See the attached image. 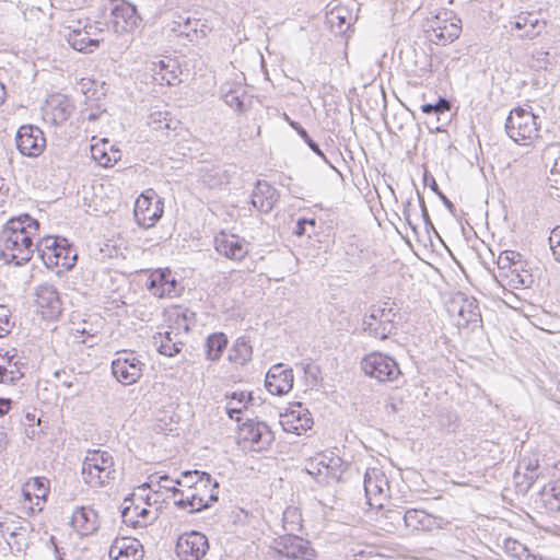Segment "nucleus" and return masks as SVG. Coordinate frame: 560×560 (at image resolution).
Segmentation results:
<instances>
[{
	"instance_id": "obj_1",
	"label": "nucleus",
	"mask_w": 560,
	"mask_h": 560,
	"mask_svg": "<svg viewBox=\"0 0 560 560\" xmlns=\"http://www.w3.org/2000/svg\"><path fill=\"white\" fill-rule=\"evenodd\" d=\"M38 231L39 222L27 213L11 218L0 235V259L16 266L27 262L36 250Z\"/></svg>"
},
{
	"instance_id": "obj_2",
	"label": "nucleus",
	"mask_w": 560,
	"mask_h": 560,
	"mask_svg": "<svg viewBox=\"0 0 560 560\" xmlns=\"http://www.w3.org/2000/svg\"><path fill=\"white\" fill-rule=\"evenodd\" d=\"M541 119L532 108L516 107L512 109L505 120V131L516 143L532 144L540 137Z\"/></svg>"
},
{
	"instance_id": "obj_3",
	"label": "nucleus",
	"mask_w": 560,
	"mask_h": 560,
	"mask_svg": "<svg viewBox=\"0 0 560 560\" xmlns=\"http://www.w3.org/2000/svg\"><path fill=\"white\" fill-rule=\"evenodd\" d=\"M82 478L92 488H102L116 478L115 463L107 451H89L82 463Z\"/></svg>"
},
{
	"instance_id": "obj_4",
	"label": "nucleus",
	"mask_w": 560,
	"mask_h": 560,
	"mask_svg": "<svg viewBox=\"0 0 560 560\" xmlns=\"http://www.w3.org/2000/svg\"><path fill=\"white\" fill-rule=\"evenodd\" d=\"M36 250L46 267H60L68 271L77 262L78 254L75 248L66 238L45 236L38 238Z\"/></svg>"
},
{
	"instance_id": "obj_5",
	"label": "nucleus",
	"mask_w": 560,
	"mask_h": 560,
	"mask_svg": "<svg viewBox=\"0 0 560 560\" xmlns=\"http://www.w3.org/2000/svg\"><path fill=\"white\" fill-rule=\"evenodd\" d=\"M218 489L219 483L207 474L194 490H179L180 497L175 500V504L178 508H188L190 513L199 512L218 501Z\"/></svg>"
},
{
	"instance_id": "obj_6",
	"label": "nucleus",
	"mask_w": 560,
	"mask_h": 560,
	"mask_svg": "<svg viewBox=\"0 0 560 560\" xmlns=\"http://www.w3.org/2000/svg\"><path fill=\"white\" fill-rule=\"evenodd\" d=\"M389 300L381 305H373L363 319V329L372 337L384 340L396 330L397 310Z\"/></svg>"
},
{
	"instance_id": "obj_7",
	"label": "nucleus",
	"mask_w": 560,
	"mask_h": 560,
	"mask_svg": "<svg viewBox=\"0 0 560 560\" xmlns=\"http://www.w3.org/2000/svg\"><path fill=\"white\" fill-rule=\"evenodd\" d=\"M361 369L366 376L381 383L394 382L401 374L395 359L382 352H372L365 355L361 361Z\"/></svg>"
},
{
	"instance_id": "obj_8",
	"label": "nucleus",
	"mask_w": 560,
	"mask_h": 560,
	"mask_svg": "<svg viewBox=\"0 0 560 560\" xmlns=\"http://www.w3.org/2000/svg\"><path fill=\"white\" fill-rule=\"evenodd\" d=\"M240 438L243 448L250 452L268 450L275 441V434L267 423L252 419L244 422L240 428Z\"/></svg>"
},
{
	"instance_id": "obj_9",
	"label": "nucleus",
	"mask_w": 560,
	"mask_h": 560,
	"mask_svg": "<svg viewBox=\"0 0 560 560\" xmlns=\"http://www.w3.org/2000/svg\"><path fill=\"white\" fill-rule=\"evenodd\" d=\"M145 364L133 351H120L112 362L113 376L124 385L137 383L142 376Z\"/></svg>"
},
{
	"instance_id": "obj_10",
	"label": "nucleus",
	"mask_w": 560,
	"mask_h": 560,
	"mask_svg": "<svg viewBox=\"0 0 560 560\" xmlns=\"http://www.w3.org/2000/svg\"><path fill=\"white\" fill-rule=\"evenodd\" d=\"M154 195L150 189L141 194L135 203L136 222L144 229L152 228L163 214V201Z\"/></svg>"
},
{
	"instance_id": "obj_11",
	"label": "nucleus",
	"mask_w": 560,
	"mask_h": 560,
	"mask_svg": "<svg viewBox=\"0 0 560 560\" xmlns=\"http://www.w3.org/2000/svg\"><path fill=\"white\" fill-rule=\"evenodd\" d=\"M101 22L86 23L84 26L71 30L67 35L69 45L81 52H91L103 40V27Z\"/></svg>"
},
{
	"instance_id": "obj_12",
	"label": "nucleus",
	"mask_w": 560,
	"mask_h": 560,
	"mask_svg": "<svg viewBox=\"0 0 560 560\" xmlns=\"http://www.w3.org/2000/svg\"><path fill=\"white\" fill-rule=\"evenodd\" d=\"M451 316L456 318L458 327L478 326L481 323V314L476 299L462 293L455 295L447 308Z\"/></svg>"
},
{
	"instance_id": "obj_13",
	"label": "nucleus",
	"mask_w": 560,
	"mask_h": 560,
	"mask_svg": "<svg viewBox=\"0 0 560 560\" xmlns=\"http://www.w3.org/2000/svg\"><path fill=\"white\" fill-rule=\"evenodd\" d=\"M394 513L402 520L405 527L412 532H432L434 529H443L450 524L447 520L429 514L424 510L420 509H408L404 512L394 511Z\"/></svg>"
},
{
	"instance_id": "obj_14",
	"label": "nucleus",
	"mask_w": 560,
	"mask_h": 560,
	"mask_svg": "<svg viewBox=\"0 0 560 560\" xmlns=\"http://www.w3.org/2000/svg\"><path fill=\"white\" fill-rule=\"evenodd\" d=\"M35 305L43 318L57 319L61 314L62 302L57 288L48 282L38 284L34 291Z\"/></svg>"
},
{
	"instance_id": "obj_15",
	"label": "nucleus",
	"mask_w": 560,
	"mask_h": 560,
	"mask_svg": "<svg viewBox=\"0 0 560 560\" xmlns=\"http://www.w3.org/2000/svg\"><path fill=\"white\" fill-rule=\"evenodd\" d=\"M110 23L115 33L122 34L131 32L140 20L136 7L125 0H110L108 3Z\"/></svg>"
},
{
	"instance_id": "obj_16",
	"label": "nucleus",
	"mask_w": 560,
	"mask_h": 560,
	"mask_svg": "<svg viewBox=\"0 0 560 560\" xmlns=\"http://www.w3.org/2000/svg\"><path fill=\"white\" fill-rule=\"evenodd\" d=\"M208 549V538L195 530L184 533L176 542V555L180 560H201Z\"/></svg>"
},
{
	"instance_id": "obj_17",
	"label": "nucleus",
	"mask_w": 560,
	"mask_h": 560,
	"mask_svg": "<svg viewBox=\"0 0 560 560\" xmlns=\"http://www.w3.org/2000/svg\"><path fill=\"white\" fill-rule=\"evenodd\" d=\"M341 466L340 457L322 454L310 460L306 470L316 476L319 482L339 481L343 472Z\"/></svg>"
},
{
	"instance_id": "obj_18",
	"label": "nucleus",
	"mask_w": 560,
	"mask_h": 560,
	"mask_svg": "<svg viewBox=\"0 0 560 560\" xmlns=\"http://www.w3.org/2000/svg\"><path fill=\"white\" fill-rule=\"evenodd\" d=\"M364 491L371 506L381 508L388 498L389 483L386 475L378 468H370L364 475Z\"/></svg>"
},
{
	"instance_id": "obj_19",
	"label": "nucleus",
	"mask_w": 560,
	"mask_h": 560,
	"mask_svg": "<svg viewBox=\"0 0 560 560\" xmlns=\"http://www.w3.org/2000/svg\"><path fill=\"white\" fill-rule=\"evenodd\" d=\"M16 148L26 156H38L46 144L44 132L36 126L24 125L16 131Z\"/></svg>"
},
{
	"instance_id": "obj_20",
	"label": "nucleus",
	"mask_w": 560,
	"mask_h": 560,
	"mask_svg": "<svg viewBox=\"0 0 560 560\" xmlns=\"http://www.w3.org/2000/svg\"><path fill=\"white\" fill-rule=\"evenodd\" d=\"M218 254L234 261H242L249 253L248 243L235 234L220 232L214 237Z\"/></svg>"
},
{
	"instance_id": "obj_21",
	"label": "nucleus",
	"mask_w": 560,
	"mask_h": 560,
	"mask_svg": "<svg viewBox=\"0 0 560 560\" xmlns=\"http://www.w3.org/2000/svg\"><path fill=\"white\" fill-rule=\"evenodd\" d=\"M72 110L73 106L66 95L52 94L42 107V115L45 122L51 126H59L68 120Z\"/></svg>"
},
{
	"instance_id": "obj_22",
	"label": "nucleus",
	"mask_w": 560,
	"mask_h": 560,
	"mask_svg": "<svg viewBox=\"0 0 560 560\" xmlns=\"http://www.w3.org/2000/svg\"><path fill=\"white\" fill-rule=\"evenodd\" d=\"M539 468V460L536 455L520 458L514 472L515 486L518 492L526 493L530 489L540 475Z\"/></svg>"
},
{
	"instance_id": "obj_23",
	"label": "nucleus",
	"mask_w": 560,
	"mask_h": 560,
	"mask_svg": "<svg viewBox=\"0 0 560 560\" xmlns=\"http://www.w3.org/2000/svg\"><path fill=\"white\" fill-rule=\"evenodd\" d=\"M265 386L276 396L289 393L293 387V371L285 369L282 363L272 365L266 374Z\"/></svg>"
},
{
	"instance_id": "obj_24",
	"label": "nucleus",
	"mask_w": 560,
	"mask_h": 560,
	"mask_svg": "<svg viewBox=\"0 0 560 560\" xmlns=\"http://www.w3.org/2000/svg\"><path fill=\"white\" fill-rule=\"evenodd\" d=\"M280 424L287 432L301 435L313 425L311 412L301 402L294 405L284 415H281Z\"/></svg>"
},
{
	"instance_id": "obj_25",
	"label": "nucleus",
	"mask_w": 560,
	"mask_h": 560,
	"mask_svg": "<svg viewBox=\"0 0 560 560\" xmlns=\"http://www.w3.org/2000/svg\"><path fill=\"white\" fill-rule=\"evenodd\" d=\"M171 31L194 42L206 37L210 28L201 20L178 14L171 23Z\"/></svg>"
},
{
	"instance_id": "obj_26",
	"label": "nucleus",
	"mask_w": 560,
	"mask_h": 560,
	"mask_svg": "<svg viewBox=\"0 0 560 560\" xmlns=\"http://www.w3.org/2000/svg\"><path fill=\"white\" fill-rule=\"evenodd\" d=\"M277 551L288 559H311L314 550L310 548L307 540L294 535L280 537L277 542Z\"/></svg>"
},
{
	"instance_id": "obj_27",
	"label": "nucleus",
	"mask_w": 560,
	"mask_h": 560,
	"mask_svg": "<svg viewBox=\"0 0 560 560\" xmlns=\"http://www.w3.org/2000/svg\"><path fill=\"white\" fill-rule=\"evenodd\" d=\"M135 495L136 494H132L131 498H126L124 500L121 510L122 522L132 527H145L156 520L158 514L147 508L136 505L133 502Z\"/></svg>"
},
{
	"instance_id": "obj_28",
	"label": "nucleus",
	"mask_w": 560,
	"mask_h": 560,
	"mask_svg": "<svg viewBox=\"0 0 560 560\" xmlns=\"http://www.w3.org/2000/svg\"><path fill=\"white\" fill-rule=\"evenodd\" d=\"M72 527L83 536L93 534L100 527L97 512L90 506L77 508L71 516Z\"/></svg>"
},
{
	"instance_id": "obj_29",
	"label": "nucleus",
	"mask_w": 560,
	"mask_h": 560,
	"mask_svg": "<svg viewBox=\"0 0 560 560\" xmlns=\"http://www.w3.org/2000/svg\"><path fill=\"white\" fill-rule=\"evenodd\" d=\"M279 199L277 189L265 180H258L252 192V205L264 213H269Z\"/></svg>"
},
{
	"instance_id": "obj_30",
	"label": "nucleus",
	"mask_w": 560,
	"mask_h": 560,
	"mask_svg": "<svg viewBox=\"0 0 560 560\" xmlns=\"http://www.w3.org/2000/svg\"><path fill=\"white\" fill-rule=\"evenodd\" d=\"M515 30L521 31L518 34L522 38H534L538 36L545 28V21L540 20L537 13L534 12H521L514 16V21L511 22Z\"/></svg>"
},
{
	"instance_id": "obj_31",
	"label": "nucleus",
	"mask_w": 560,
	"mask_h": 560,
	"mask_svg": "<svg viewBox=\"0 0 560 560\" xmlns=\"http://www.w3.org/2000/svg\"><path fill=\"white\" fill-rule=\"evenodd\" d=\"M450 13L451 12L445 11L435 16V22L433 25V35L438 44L445 45L446 43H452L459 36L460 20H455L451 23H447L446 16Z\"/></svg>"
},
{
	"instance_id": "obj_32",
	"label": "nucleus",
	"mask_w": 560,
	"mask_h": 560,
	"mask_svg": "<svg viewBox=\"0 0 560 560\" xmlns=\"http://www.w3.org/2000/svg\"><path fill=\"white\" fill-rule=\"evenodd\" d=\"M138 540L129 538L116 539L109 548L112 560H141L142 551L139 549Z\"/></svg>"
},
{
	"instance_id": "obj_33",
	"label": "nucleus",
	"mask_w": 560,
	"mask_h": 560,
	"mask_svg": "<svg viewBox=\"0 0 560 560\" xmlns=\"http://www.w3.org/2000/svg\"><path fill=\"white\" fill-rule=\"evenodd\" d=\"M177 332L171 328L164 334L154 336V343L158 346V351L166 357H174L179 353L183 347V342L177 339Z\"/></svg>"
},
{
	"instance_id": "obj_34",
	"label": "nucleus",
	"mask_w": 560,
	"mask_h": 560,
	"mask_svg": "<svg viewBox=\"0 0 560 560\" xmlns=\"http://www.w3.org/2000/svg\"><path fill=\"white\" fill-rule=\"evenodd\" d=\"M539 501L548 512L560 511V480L550 481L539 492Z\"/></svg>"
},
{
	"instance_id": "obj_35",
	"label": "nucleus",
	"mask_w": 560,
	"mask_h": 560,
	"mask_svg": "<svg viewBox=\"0 0 560 560\" xmlns=\"http://www.w3.org/2000/svg\"><path fill=\"white\" fill-rule=\"evenodd\" d=\"M30 524L27 521L14 515L10 514L0 520V534L9 538L16 537L23 535V532H28Z\"/></svg>"
},
{
	"instance_id": "obj_36",
	"label": "nucleus",
	"mask_w": 560,
	"mask_h": 560,
	"mask_svg": "<svg viewBox=\"0 0 560 560\" xmlns=\"http://www.w3.org/2000/svg\"><path fill=\"white\" fill-rule=\"evenodd\" d=\"M253 349L245 338H237L229 351V361L245 365L252 360Z\"/></svg>"
},
{
	"instance_id": "obj_37",
	"label": "nucleus",
	"mask_w": 560,
	"mask_h": 560,
	"mask_svg": "<svg viewBox=\"0 0 560 560\" xmlns=\"http://www.w3.org/2000/svg\"><path fill=\"white\" fill-rule=\"evenodd\" d=\"M229 399L226 404V412L231 419L238 420L237 415H240L244 409L247 408V405L252 401L250 393L245 392H234L231 396H226Z\"/></svg>"
},
{
	"instance_id": "obj_38",
	"label": "nucleus",
	"mask_w": 560,
	"mask_h": 560,
	"mask_svg": "<svg viewBox=\"0 0 560 560\" xmlns=\"http://www.w3.org/2000/svg\"><path fill=\"white\" fill-rule=\"evenodd\" d=\"M152 71L154 72V79L164 81L167 85H172L177 79L175 72V61L172 59L159 60L152 63Z\"/></svg>"
},
{
	"instance_id": "obj_39",
	"label": "nucleus",
	"mask_w": 560,
	"mask_h": 560,
	"mask_svg": "<svg viewBox=\"0 0 560 560\" xmlns=\"http://www.w3.org/2000/svg\"><path fill=\"white\" fill-rule=\"evenodd\" d=\"M226 345L228 338L223 332H214L210 335L206 341L207 359L211 361L219 360Z\"/></svg>"
},
{
	"instance_id": "obj_40",
	"label": "nucleus",
	"mask_w": 560,
	"mask_h": 560,
	"mask_svg": "<svg viewBox=\"0 0 560 560\" xmlns=\"http://www.w3.org/2000/svg\"><path fill=\"white\" fill-rule=\"evenodd\" d=\"M497 264L501 270V276L512 270L513 272L517 271V267H522V255L514 250H504L499 255Z\"/></svg>"
},
{
	"instance_id": "obj_41",
	"label": "nucleus",
	"mask_w": 560,
	"mask_h": 560,
	"mask_svg": "<svg viewBox=\"0 0 560 560\" xmlns=\"http://www.w3.org/2000/svg\"><path fill=\"white\" fill-rule=\"evenodd\" d=\"M171 483H175V480L171 479L167 475H152L150 476V481L143 483L141 487H139V489L145 490L147 488H149L154 492H158L160 489H165L172 491L174 497L180 495V491H178L179 489H177L175 486H172Z\"/></svg>"
},
{
	"instance_id": "obj_42",
	"label": "nucleus",
	"mask_w": 560,
	"mask_h": 560,
	"mask_svg": "<svg viewBox=\"0 0 560 560\" xmlns=\"http://www.w3.org/2000/svg\"><path fill=\"white\" fill-rule=\"evenodd\" d=\"M205 476H207L205 471L186 470L175 480V485L179 486L178 489L194 490L197 483H199V480L203 479Z\"/></svg>"
},
{
	"instance_id": "obj_43",
	"label": "nucleus",
	"mask_w": 560,
	"mask_h": 560,
	"mask_svg": "<svg viewBox=\"0 0 560 560\" xmlns=\"http://www.w3.org/2000/svg\"><path fill=\"white\" fill-rule=\"evenodd\" d=\"M284 119L299 133V136L315 154L320 156L324 161H327L319 145L308 136L307 131L299 122L292 120L287 114H284Z\"/></svg>"
},
{
	"instance_id": "obj_44",
	"label": "nucleus",
	"mask_w": 560,
	"mask_h": 560,
	"mask_svg": "<svg viewBox=\"0 0 560 560\" xmlns=\"http://www.w3.org/2000/svg\"><path fill=\"white\" fill-rule=\"evenodd\" d=\"M171 276L170 269H158L151 272L149 276L147 288L148 290L155 295V291H160L164 288V283H166L168 277Z\"/></svg>"
},
{
	"instance_id": "obj_45",
	"label": "nucleus",
	"mask_w": 560,
	"mask_h": 560,
	"mask_svg": "<svg viewBox=\"0 0 560 560\" xmlns=\"http://www.w3.org/2000/svg\"><path fill=\"white\" fill-rule=\"evenodd\" d=\"M48 492V488L45 485V479L43 478H34L28 481L23 489V493L26 499H31L32 495L36 498H45Z\"/></svg>"
},
{
	"instance_id": "obj_46",
	"label": "nucleus",
	"mask_w": 560,
	"mask_h": 560,
	"mask_svg": "<svg viewBox=\"0 0 560 560\" xmlns=\"http://www.w3.org/2000/svg\"><path fill=\"white\" fill-rule=\"evenodd\" d=\"M167 112L153 110L148 117V125L154 130L171 129V119Z\"/></svg>"
},
{
	"instance_id": "obj_47",
	"label": "nucleus",
	"mask_w": 560,
	"mask_h": 560,
	"mask_svg": "<svg viewBox=\"0 0 560 560\" xmlns=\"http://www.w3.org/2000/svg\"><path fill=\"white\" fill-rule=\"evenodd\" d=\"M343 9L336 8L330 11L327 19L332 27H337V32L342 33L350 26V21L342 14Z\"/></svg>"
},
{
	"instance_id": "obj_48",
	"label": "nucleus",
	"mask_w": 560,
	"mask_h": 560,
	"mask_svg": "<svg viewBox=\"0 0 560 560\" xmlns=\"http://www.w3.org/2000/svg\"><path fill=\"white\" fill-rule=\"evenodd\" d=\"M521 268L522 267H517V271L514 272L512 270L509 273H503V276L510 278L509 284L514 285L515 288H518L520 285L526 288L532 283V275L526 271L522 273Z\"/></svg>"
},
{
	"instance_id": "obj_49",
	"label": "nucleus",
	"mask_w": 560,
	"mask_h": 560,
	"mask_svg": "<svg viewBox=\"0 0 560 560\" xmlns=\"http://www.w3.org/2000/svg\"><path fill=\"white\" fill-rule=\"evenodd\" d=\"M13 368L14 369H10L5 364L0 363V383L13 384L23 376V373L20 372L16 362Z\"/></svg>"
},
{
	"instance_id": "obj_50",
	"label": "nucleus",
	"mask_w": 560,
	"mask_h": 560,
	"mask_svg": "<svg viewBox=\"0 0 560 560\" xmlns=\"http://www.w3.org/2000/svg\"><path fill=\"white\" fill-rule=\"evenodd\" d=\"M178 283L172 275L168 277L166 283H164V288L160 291H155V296L158 298H173L179 294Z\"/></svg>"
},
{
	"instance_id": "obj_51",
	"label": "nucleus",
	"mask_w": 560,
	"mask_h": 560,
	"mask_svg": "<svg viewBox=\"0 0 560 560\" xmlns=\"http://www.w3.org/2000/svg\"><path fill=\"white\" fill-rule=\"evenodd\" d=\"M27 533L28 532H23V535H21V536H16V537L7 539V544L10 548L11 552L20 553V552H23L27 548V546H28Z\"/></svg>"
},
{
	"instance_id": "obj_52",
	"label": "nucleus",
	"mask_w": 560,
	"mask_h": 560,
	"mask_svg": "<svg viewBox=\"0 0 560 560\" xmlns=\"http://www.w3.org/2000/svg\"><path fill=\"white\" fill-rule=\"evenodd\" d=\"M13 324L11 322V312L8 306L0 305V337L11 331Z\"/></svg>"
},
{
	"instance_id": "obj_53",
	"label": "nucleus",
	"mask_w": 560,
	"mask_h": 560,
	"mask_svg": "<svg viewBox=\"0 0 560 560\" xmlns=\"http://www.w3.org/2000/svg\"><path fill=\"white\" fill-rule=\"evenodd\" d=\"M222 91H223V100L228 106H230L231 108H234L236 110L243 109V101L241 100V96L236 90L230 89L228 91H224V89H222Z\"/></svg>"
},
{
	"instance_id": "obj_54",
	"label": "nucleus",
	"mask_w": 560,
	"mask_h": 560,
	"mask_svg": "<svg viewBox=\"0 0 560 560\" xmlns=\"http://www.w3.org/2000/svg\"><path fill=\"white\" fill-rule=\"evenodd\" d=\"M549 245L557 261H560V226L555 228L549 236Z\"/></svg>"
},
{
	"instance_id": "obj_55",
	"label": "nucleus",
	"mask_w": 560,
	"mask_h": 560,
	"mask_svg": "<svg viewBox=\"0 0 560 560\" xmlns=\"http://www.w3.org/2000/svg\"><path fill=\"white\" fill-rule=\"evenodd\" d=\"M504 548L508 552H510L514 557H521V555L525 551H527L526 546L521 544L520 541L508 538L504 540Z\"/></svg>"
},
{
	"instance_id": "obj_56",
	"label": "nucleus",
	"mask_w": 560,
	"mask_h": 560,
	"mask_svg": "<svg viewBox=\"0 0 560 560\" xmlns=\"http://www.w3.org/2000/svg\"><path fill=\"white\" fill-rule=\"evenodd\" d=\"M92 156L102 166L108 167L112 165L113 159L98 148L92 147ZM114 162H116V159H114Z\"/></svg>"
},
{
	"instance_id": "obj_57",
	"label": "nucleus",
	"mask_w": 560,
	"mask_h": 560,
	"mask_svg": "<svg viewBox=\"0 0 560 560\" xmlns=\"http://www.w3.org/2000/svg\"><path fill=\"white\" fill-rule=\"evenodd\" d=\"M315 219H304L301 218L296 221L295 229L293 233L298 236H303L307 234L306 225H310L312 229L315 228Z\"/></svg>"
},
{
	"instance_id": "obj_58",
	"label": "nucleus",
	"mask_w": 560,
	"mask_h": 560,
	"mask_svg": "<svg viewBox=\"0 0 560 560\" xmlns=\"http://www.w3.org/2000/svg\"><path fill=\"white\" fill-rule=\"evenodd\" d=\"M433 114H444L451 109V102L444 97H440L438 102L432 104Z\"/></svg>"
},
{
	"instance_id": "obj_59",
	"label": "nucleus",
	"mask_w": 560,
	"mask_h": 560,
	"mask_svg": "<svg viewBox=\"0 0 560 560\" xmlns=\"http://www.w3.org/2000/svg\"><path fill=\"white\" fill-rule=\"evenodd\" d=\"M9 185L3 177H0V207L4 205L9 196Z\"/></svg>"
},
{
	"instance_id": "obj_60",
	"label": "nucleus",
	"mask_w": 560,
	"mask_h": 560,
	"mask_svg": "<svg viewBox=\"0 0 560 560\" xmlns=\"http://www.w3.org/2000/svg\"><path fill=\"white\" fill-rule=\"evenodd\" d=\"M318 368L313 364H305L304 365V373L305 375L312 380L313 383H317V375H318Z\"/></svg>"
},
{
	"instance_id": "obj_61",
	"label": "nucleus",
	"mask_w": 560,
	"mask_h": 560,
	"mask_svg": "<svg viewBox=\"0 0 560 560\" xmlns=\"http://www.w3.org/2000/svg\"><path fill=\"white\" fill-rule=\"evenodd\" d=\"M411 206H412L411 200H407L405 206H404L402 215H404L405 221L412 229V231L417 232V226L411 222V219H410V207Z\"/></svg>"
},
{
	"instance_id": "obj_62",
	"label": "nucleus",
	"mask_w": 560,
	"mask_h": 560,
	"mask_svg": "<svg viewBox=\"0 0 560 560\" xmlns=\"http://www.w3.org/2000/svg\"><path fill=\"white\" fill-rule=\"evenodd\" d=\"M15 358V353L14 354H11L10 351H5L4 354H1L0 353V363L4 364L7 363V366L10 368V369H14L13 365L14 363H12V360Z\"/></svg>"
},
{
	"instance_id": "obj_63",
	"label": "nucleus",
	"mask_w": 560,
	"mask_h": 560,
	"mask_svg": "<svg viewBox=\"0 0 560 560\" xmlns=\"http://www.w3.org/2000/svg\"><path fill=\"white\" fill-rule=\"evenodd\" d=\"M12 400L9 398H0V417L4 416L11 409Z\"/></svg>"
},
{
	"instance_id": "obj_64",
	"label": "nucleus",
	"mask_w": 560,
	"mask_h": 560,
	"mask_svg": "<svg viewBox=\"0 0 560 560\" xmlns=\"http://www.w3.org/2000/svg\"><path fill=\"white\" fill-rule=\"evenodd\" d=\"M423 179H424V183H425L427 185H429V187H430L433 191H435L438 195H439V192H441V191L439 190V186H438V184H436V182H435V179H434V177H433V176H429V175H428V173L425 172V173H424V177H423Z\"/></svg>"
}]
</instances>
